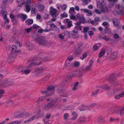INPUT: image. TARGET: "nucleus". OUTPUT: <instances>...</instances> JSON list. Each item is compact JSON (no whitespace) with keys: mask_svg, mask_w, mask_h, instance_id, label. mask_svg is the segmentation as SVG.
Masks as SVG:
<instances>
[{"mask_svg":"<svg viewBox=\"0 0 124 124\" xmlns=\"http://www.w3.org/2000/svg\"><path fill=\"white\" fill-rule=\"evenodd\" d=\"M39 26L36 24H34L32 26V27L34 29H37L38 28Z\"/></svg>","mask_w":124,"mask_h":124,"instance_id":"774afa93","label":"nucleus"},{"mask_svg":"<svg viewBox=\"0 0 124 124\" xmlns=\"http://www.w3.org/2000/svg\"><path fill=\"white\" fill-rule=\"evenodd\" d=\"M106 52V50L104 49H102L100 52L99 56L98 58H100L102 57V56L104 55Z\"/></svg>","mask_w":124,"mask_h":124,"instance_id":"412c9836","label":"nucleus"},{"mask_svg":"<svg viewBox=\"0 0 124 124\" xmlns=\"http://www.w3.org/2000/svg\"><path fill=\"white\" fill-rule=\"evenodd\" d=\"M66 22L67 23V25L68 28H70L72 25V21H70L69 19H66Z\"/></svg>","mask_w":124,"mask_h":124,"instance_id":"393cba45","label":"nucleus"},{"mask_svg":"<svg viewBox=\"0 0 124 124\" xmlns=\"http://www.w3.org/2000/svg\"><path fill=\"white\" fill-rule=\"evenodd\" d=\"M92 67V66L89 65L88 66H87L86 67L85 69L87 70H90Z\"/></svg>","mask_w":124,"mask_h":124,"instance_id":"e2e57ef3","label":"nucleus"},{"mask_svg":"<svg viewBox=\"0 0 124 124\" xmlns=\"http://www.w3.org/2000/svg\"><path fill=\"white\" fill-rule=\"evenodd\" d=\"M25 2H26L24 1L23 2H22L21 1L20 2V4L18 5V6L19 7H21L22 6V5H23L24 4L26 3H25Z\"/></svg>","mask_w":124,"mask_h":124,"instance_id":"864d4df0","label":"nucleus"},{"mask_svg":"<svg viewBox=\"0 0 124 124\" xmlns=\"http://www.w3.org/2000/svg\"><path fill=\"white\" fill-rule=\"evenodd\" d=\"M35 116H32L30 118L28 119V121H31L33 120L35 118Z\"/></svg>","mask_w":124,"mask_h":124,"instance_id":"0e129e2a","label":"nucleus"},{"mask_svg":"<svg viewBox=\"0 0 124 124\" xmlns=\"http://www.w3.org/2000/svg\"><path fill=\"white\" fill-rule=\"evenodd\" d=\"M113 37L115 39H117L119 38L118 35L117 33L113 35Z\"/></svg>","mask_w":124,"mask_h":124,"instance_id":"09e8293b","label":"nucleus"},{"mask_svg":"<svg viewBox=\"0 0 124 124\" xmlns=\"http://www.w3.org/2000/svg\"><path fill=\"white\" fill-rule=\"evenodd\" d=\"M45 8L44 6L42 4H40L39 6V10L40 11H42Z\"/></svg>","mask_w":124,"mask_h":124,"instance_id":"2f4dec72","label":"nucleus"},{"mask_svg":"<svg viewBox=\"0 0 124 124\" xmlns=\"http://www.w3.org/2000/svg\"><path fill=\"white\" fill-rule=\"evenodd\" d=\"M119 120L118 118L116 119H114L112 117H110L109 119V120L111 122L114 121H118Z\"/></svg>","mask_w":124,"mask_h":124,"instance_id":"37998d69","label":"nucleus"},{"mask_svg":"<svg viewBox=\"0 0 124 124\" xmlns=\"http://www.w3.org/2000/svg\"><path fill=\"white\" fill-rule=\"evenodd\" d=\"M81 108H79L80 111H83L85 109L86 107L84 105H82L81 106Z\"/></svg>","mask_w":124,"mask_h":124,"instance_id":"79ce46f5","label":"nucleus"},{"mask_svg":"<svg viewBox=\"0 0 124 124\" xmlns=\"http://www.w3.org/2000/svg\"><path fill=\"white\" fill-rule=\"evenodd\" d=\"M36 9L34 8H31V13L32 14H34L35 13V12L36 11Z\"/></svg>","mask_w":124,"mask_h":124,"instance_id":"69168bd1","label":"nucleus"},{"mask_svg":"<svg viewBox=\"0 0 124 124\" xmlns=\"http://www.w3.org/2000/svg\"><path fill=\"white\" fill-rule=\"evenodd\" d=\"M40 55L39 54L37 56H35L34 57L32 58L31 61L32 62L36 61L38 60V57H40Z\"/></svg>","mask_w":124,"mask_h":124,"instance_id":"7c9ffc66","label":"nucleus"},{"mask_svg":"<svg viewBox=\"0 0 124 124\" xmlns=\"http://www.w3.org/2000/svg\"><path fill=\"white\" fill-rule=\"evenodd\" d=\"M9 47L11 48V54L9 55L8 57L9 60L10 59L15 58L17 56V54H20L21 53L20 50H16L17 47L15 45H13L11 48L9 46L7 47L8 48Z\"/></svg>","mask_w":124,"mask_h":124,"instance_id":"f257e3e1","label":"nucleus"},{"mask_svg":"<svg viewBox=\"0 0 124 124\" xmlns=\"http://www.w3.org/2000/svg\"><path fill=\"white\" fill-rule=\"evenodd\" d=\"M26 5H25L26 8L28 12H29L31 10V6L29 5V4H31V1L26 2Z\"/></svg>","mask_w":124,"mask_h":124,"instance_id":"2eb2a0df","label":"nucleus"},{"mask_svg":"<svg viewBox=\"0 0 124 124\" xmlns=\"http://www.w3.org/2000/svg\"><path fill=\"white\" fill-rule=\"evenodd\" d=\"M101 12L103 13L105 12H108L109 11L108 9V7H105V8L102 7V8H101Z\"/></svg>","mask_w":124,"mask_h":124,"instance_id":"c85d7f7f","label":"nucleus"},{"mask_svg":"<svg viewBox=\"0 0 124 124\" xmlns=\"http://www.w3.org/2000/svg\"><path fill=\"white\" fill-rule=\"evenodd\" d=\"M14 82L11 79H7L5 80V87L12 86L14 85Z\"/></svg>","mask_w":124,"mask_h":124,"instance_id":"0eeeda50","label":"nucleus"},{"mask_svg":"<svg viewBox=\"0 0 124 124\" xmlns=\"http://www.w3.org/2000/svg\"><path fill=\"white\" fill-rule=\"evenodd\" d=\"M26 68L25 67L21 66L18 67L17 68V70L18 72L19 73H21L22 75L23 74L24 69H26Z\"/></svg>","mask_w":124,"mask_h":124,"instance_id":"9d476101","label":"nucleus"},{"mask_svg":"<svg viewBox=\"0 0 124 124\" xmlns=\"http://www.w3.org/2000/svg\"><path fill=\"white\" fill-rule=\"evenodd\" d=\"M78 115L77 113L75 112H73L71 114V116L73 117L71 119L73 120H75L77 117Z\"/></svg>","mask_w":124,"mask_h":124,"instance_id":"6ab92c4d","label":"nucleus"},{"mask_svg":"<svg viewBox=\"0 0 124 124\" xmlns=\"http://www.w3.org/2000/svg\"><path fill=\"white\" fill-rule=\"evenodd\" d=\"M7 12L6 11H4L3 12V16L4 17V18L5 17H7Z\"/></svg>","mask_w":124,"mask_h":124,"instance_id":"3c124183","label":"nucleus"},{"mask_svg":"<svg viewBox=\"0 0 124 124\" xmlns=\"http://www.w3.org/2000/svg\"><path fill=\"white\" fill-rule=\"evenodd\" d=\"M93 49L94 51H96L99 48L98 46L95 45H94L93 47Z\"/></svg>","mask_w":124,"mask_h":124,"instance_id":"de8ad7c7","label":"nucleus"},{"mask_svg":"<svg viewBox=\"0 0 124 124\" xmlns=\"http://www.w3.org/2000/svg\"><path fill=\"white\" fill-rule=\"evenodd\" d=\"M9 2V0H2V6L6 7Z\"/></svg>","mask_w":124,"mask_h":124,"instance_id":"b1692460","label":"nucleus"},{"mask_svg":"<svg viewBox=\"0 0 124 124\" xmlns=\"http://www.w3.org/2000/svg\"><path fill=\"white\" fill-rule=\"evenodd\" d=\"M55 87L54 85H50L47 86V88L44 91H41L42 94H46L48 96H50L53 94L54 92Z\"/></svg>","mask_w":124,"mask_h":124,"instance_id":"7ed1b4c3","label":"nucleus"},{"mask_svg":"<svg viewBox=\"0 0 124 124\" xmlns=\"http://www.w3.org/2000/svg\"><path fill=\"white\" fill-rule=\"evenodd\" d=\"M51 116V115L50 114L48 113L46 114V118H47L49 119L50 118Z\"/></svg>","mask_w":124,"mask_h":124,"instance_id":"5fc2aeb1","label":"nucleus"},{"mask_svg":"<svg viewBox=\"0 0 124 124\" xmlns=\"http://www.w3.org/2000/svg\"><path fill=\"white\" fill-rule=\"evenodd\" d=\"M48 78H43L40 80V83L45 82L48 81Z\"/></svg>","mask_w":124,"mask_h":124,"instance_id":"e433bc0d","label":"nucleus"},{"mask_svg":"<svg viewBox=\"0 0 124 124\" xmlns=\"http://www.w3.org/2000/svg\"><path fill=\"white\" fill-rule=\"evenodd\" d=\"M78 19L79 20V21L82 23H83L85 21V18L83 16H80Z\"/></svg>","mask_w":124,"mask_h":124,"instance_id":"c9c22d12","label":"nucleus"},{"mask_svg":"<svg viewBox=\"0 0 124 124\" xmlns=\"http://www.w3.org/2000/svg\"><path fill=\"white\" fill-rule=\"evenodd\" d=\"M58 101V99H56L52 100L51 101L47 103V104L46 103H44V106L43 109L45 110H47L51 109L54 108L55 105V103Z\"/></svg>","mask_w":124,"mask_h":124,"instance_id":"20e7f679","label":"nucleus"},{"mask_svg":"<svg viewBox=\"0 0 124 124\" xmlns=\"http://www.w3.org/2000/svg\"><path fill=\"white\" fill-rule=\"evenodd\" d=\"M73 59V57L72 56H70L68 57L67 60L69 61H71Z\"/></svg>","mask_w":124,"mask_h":124,"instance_id":"13d9d810","label":"nucleus"},{"mask_svg":"<svg viewBox=\"0 0 124 124\" xmlns=\"http://www.w3.org/2000/svg\"><path fill=\"white\" fill-rule=\"evenodd\" d=\"M33 22V20L32 19H28L25 21V23L26 25H29L32 24Z\"/></svg>","mask_w":124,"mask_h":124,"instance_id":"5701e85b","label":"nucleus"},{"mask_svg":"<svg viewBox=\"0 0 124 124\" xmlns=\"http://www.w3.org/2000/svg\"><path fill=\"white\" fill-rule=\"evenodd\" d=\"M117 55V52L116 51L114 52L110 56V59L111 60H114L116 58Z\"/></svg>","mask_w":124,"mask_h":124,"instance_id":"4468645a","label":"nucleus"},{"mask_svg":"<svg viewBox=\"0 0 124 124\" xmlns=\"http://www.w3.org/2000/svg\"><path fill=\"white\" fill-rule=\"evenodd\" d=\"M101 39H104L106 41H108L111 40V39L109 37H107L106 35H104L103 37H101Z\"/></svg>","mask_w":124,"mask_h":124,"instance_id":"c756f323","label":"nucleus"},{"mask_svg":"<svg viewBox=\"0 0 124 124\" xmlns=\"http://www.w3.org/2000/svg\"><path fill=\"white\" fill-rule=\"evenodd\" d=\"M19 17L21 19H23L22 21H23L27 18V16L24 14H21L19 15Z\"/></svg>","mask_w":124,"mask_h":124,"instance_id":"dca6fc26","label":"nucleus"},{"mask_svg":"<svg viewBox=\"0 0 124 124\" xmlns=\"http://www.w3.org/2000/svg\"><path fill=\"white\" fill-rule=\"evenodd\" d=\"M89 28L88 27H84L83 28V32L84 33H86L89 30Z\"/></svg>","mask_w":124,"mask_h":124,"instance_id":"ea45409f","label":"nucleus"},{"mask_svg":"<svg viewBox=\"0 0 124 124\" xmlns=\"http://www.w3.org/2000/svg\"><path fill=\"white\" fill-rule=\"evenodd\" d=\"M69 114L68 113H66L64 114V120H66Z\"/></svg>","mask_w":124,"mask_h":124,"instance_id":"4d7b16f0","label":"nucleus"},{"mask_svg":"<svg viewBox=\"0 0 124 124\" xmlns=\"http://www.w3.org/2000/svg\"><path fill=\"white\" fill-rule=\"evenodd\" d=\"M78 32L75 30H73L72 32L71 35L74 38H78Z\"/></svg>","mask_w":124,"mask_h":124,"instance_id":"aec40b11","label":"nucleus"},{"mask_svg":"<svg viewBox=\"0 0 124 124\" xmlns=\"http://www.w3.org/2000/svg\"><path fill=\"white\" fill-rule=\"evenodd\" d=\"M26 46L27 48L29 50L32 49L33 47V46L31 43L29 42L26 43Z\"/></svg>","mask_w":124,"mask_h":124,"instance_id":"4be33fe9","label":"nucleus"},{"mask_svg":"<svg viewBox=\"0 0 124 124\" xmlns=\"http://www.w3.org/2000/svg\"><path fill=\"white\" fill-rule=\"evenodd\" d=\"M123 111L122 109H116L114 110L113 113L116 115H120L121 116H123Z\"/></svg>","mask_w":124,"mask_h":124,"instance_id":"1a4fd4ad","label":"nucleus"},{"mask_svg":"<svg viewBox=\"0 0 124 124\" xmlns=\"http://www.w3.org/2000/svg\"><path fill=\"white\" fill-rule=\"evenodd\" d=\"M79 62H78L75 61L74 63V67H78L79 66Z\"/></svg>","mask_w":124,"mask_h":124,"instance_id":"4c0bfd02","label":"nucleus"},{"mask_svg":"<svg viewBox=\"0 0 124 124\" xmlns=\"http://www.w3.org/2000/svg\"><path fill=\"white\" fill-rule=\"evenodd\" d=\"M67 14L65 12H64L63 14H61L60 18L61 19H62L63 18L67 17Z\"/></svg>","mask_w":124,"mask_h":124,"instance_id":"72a5a7b5","label":"nucleus"},{"mask_svg":"<svg viewBox=\"0 0 124 124\" xmlns=\"http://www.w3.org/2000/svg\"><path fill=\"white\" fill-rule=\"evenodd\" d=\"M46 98V97L45 96H43L40 97L37 100V101L39 102H40L42 101L45 100Z\"/></svg>","mask_w":124,"mask_h":124,"instance_id":"cd10ccee","label":"nucleus"},{"mask_svg":"<svg viewBox=\"0 0 124 124\" xmlns=\"http://www.w3.org/2000/svg\"><path fill=\"white\" fill-rule=\"evenodd\" d=\"M50 27L52 28L51 29L53 31L56 30L57 29V27L54 24H51Z\"/></svg>","mask_w":124,"mask_h":124,"instance_id":"473e14b6","label":"nucleus"},{"mask_svg":"<svg viewBox=\"0 0 124 124\" xmlns=\"http://www.w3.org/2000/svg\"><path fill=\"white\" fill-rule=\"evenodd\" d=\"M75 75L72 73V74L68 75L67 76V78H71V77H75Z\"/></svg>","mask_w":124,"mask_h":124,"instance_id":"bf43d9fd","label":"nucleus"},{"mask_svg":"<svg viewBox=\"0 0 124 124\" xmlns=\"http://www.w3.org/2000/svg\"><path fill=\"white\" fill-rule=\"evenodd\" d=\"M118 20L117 18H115L113 20V23L114 25L116 26H117L118 25Z\"/></svg>","mask_w":124,"mask_h":124,"instance_id":"a878e982","label":"nucleus"},{"mask_svg":"<svg viewBox=\"0 0 124 124\" xmlns=\"http://www.w3.org/2000/svg\"><path fill=\"white\" fill-rule=\"evenodd\" d=\"M30 72V71L29 70H28L24 69L23 72V74L24 73L25 74H27L29 73Z\"/></svg>","mask_w":124,"mask_h":124,"instance_id":"49530a36","label":"nucleus"},{"mask_svg":"<svg viewBox=\"0 0 124 124\" xmlns=\"http://www.w3.org/2000/svg\"><path fill=\"white\" fill-rule=\"evenodd\" d=\"M42 62H40L39 63L37 62H33L31 63L30 65L28 66V68L30 69L31 68L32 66H34L35 65H39L42 64Z\"/></svg>","mask_w":124,"mask_h":124,"instance_id":"ddd939ff","label":"nucleus"},{"mask_svg":"<svg viewBox=\"0 0 124 124\" xmlns=\"http://www.w3.org/2000/svg\"><path fill=\"white\" fill-rule=\"evenodd\" d=\"M80 10L81 11H83L85 13H86V12H89V10L87 9H83V8L81 9H80Z\"/></svg>","mask_w":124,"mask_h":124,"instance_id":"603ef678","label":"nucleus"},{"mask_svg":"<svg viewBox=\"0 0 124 124\" xmlns=\"http://www.w3.org/2000/svg\"><path fill=\"white\" fill-rule=\"evenodd\" d=\"M49 16V15L48 14H45L44 17V18L45 19H47L48 18Z\"/></svg>","mask_w":124,"mask_h":124,"instance_id":"052dcab7","label":"nucleus"},{"mask_svg":"<svg viewBox=\"0 0 124 124\" xmlns=\"http://www.w3.org/2000/svg\"><path fill=\"white\" fill-rule=\"evenodd\" d=\"M45 69L43 67H40L36 69L33 72L36 74L42 72Z\"/></svg>","mask_w":124,"mask_h":124,"instance_id":"9b49d317","label":"nucleus"},{"mask_svg":"<svg viewBox=\"0 0 124 124\" xmlns=\"http://www.w3.org/2000/svg\"><path fill=\"white\" fill-rule=\"evenodd\" d=\"M34 40L41 46H45L46 45L47 42L45 37L43 36H39L37 34H36Z\"/></svg>","mask_w":124,"mask_h":124,"instance_id":"f03ea898","label":"nucleus"},{"mask_svg":"<svg viewBox=\"0 0 124 124\" xmlns=\"http://www.w3.org/2000/svg\"><path fill=\"white\" fill-rule=\"evenodd\" d=\"M103 89H105V90H108V89H109L110 88V87H108V86H107V85H104L103 87Z\"/></svg>","mask_w":124,"mask_h":124,"instance_id":"a18cd8bd","label":"nucleus"},{"mask_svg":"<svg viewBox=\"0 0 124 124\" xmlns=\"http://www.w3.org/2000/svg\"><path fill=\"white\" fill-rule=\"evenodd\" d=\"M86 70H84L83 69H81L80 70H79V72L78 73H77V75L76 76V77H80L82 75V73L83 72H84V71H86Z\"/></svg>","mask_w":124,"mask_h":124,"instance_id":"bb28decb","label":"nucleus"},{"mask_svg":"<svg viewBox=\"0 0 124 124\" xmlns=\"http://www.w3.org/2000/svg\"><path fill=\"white\" fill-rule=\"evenodd\" d=\"M104 120L103 118L101 116H99L98 118V122H100L102 121H103Z\"/></svg>","mask_w":124,"mask_h":124,"instance_id":"a19ab883","label":"nucleus"},{"mask_svg":"<svg viewBox=\"0 0 124 124\" xmlns=\"http://www.w3.org/2000/svg\"><path fill=\"white\" fill-rule=\"evenodd\" d=\"M82 46L81 45L74 52V54L78 55L80 54L82 51Z\"/></svg>","mask_w":124,"mask_h":124,"instance_id":"f8f14e48","label":"nucleus"},{"mask_svg":"<svg viewBox=\"0 0 124 124\" xmlns=\"http://www.w3.org/2000/svg\"><path fill=\"white\" fill-rule=\"evenodd\" d=\"M5 87V81H2L0 80V87Z\"/></svg>","mask_w":124,"mask_h":124,"instance_id":"f704fd0d","label":"nucleus"},{"mask_svg":"<svg viewBox=\"0 0 124 124\" xmlns=\"http://www.w3.org/2000/svg\"><path fill=\"white\" fill-rule=\"evenodd\" d=\"M50 8V14L51 15L53 18H54L56 17L57 16L56 15L57 10L53 7H51Z\"/></svg>","mask_w":124,"mask_h":124,"instance_id":"423d86ee","label":"nucleus"},{"mask_svg":"<svg viewBox=\"0 0 124 124\" xmlns=\"http://www.w3.org/2000/svg\"><path fill=\"white\" fill-rule=\"evenodd\" d=\"M86 120V116H82L79 118L78 120V121L81 123L84 122Z\"/></svg>","mask_w":124,"mask_h":124,"instance_id":"f3484780","label":"nucleus"},{"mask_svg":"<svg viewBox=\"0 0 124 124\" xmlns=\"http://www.w3.org/2000/svg\"><path fill=\"white\" fill-rule=\"evenodd\" d=\"M93 62V59H91L89 61V65L92 66Z\"/></svg>","mask_w":124,"mask_h":124,"instance_id":"680f3d73","label":"nucleus"},{"mask_svg":"<svg viewBox=\"0 0 124 124\" xmlns=\"http://www.w3.org/2000/svg\"><path fill=\"white\" fill-rule=\"evenodd\" d=\"M70 17L71 19L74 20L76 19L75 16L73 15L72 14H71V15L70 16Z\"/></svg>","mask_w":124,"mask_h":124,"instance_id":"8fccbe9b","label":"nucleus"},{"mask_svg":"<svg viewBox=\"0 0 124 124\" xmlns=\"http://www.w3.org/2000/svg\"><path fill=\"white\" fill-rule=\"evenodd\" d=\"M109 2H113L110 3L108 4V6L110 8H112L114 5V3L117 2L118 0H108Z\"/></svg>","mask_w":124,"mask_h":124,"instance_id":"a211bd4d","label":"nucleus"},{"mask_svg":"<svg viewBox=\"0 0 124 124\" xmlns=\"http://www.w3.org/2000/svg\"><path fill=\"white\" fill-rule=\"evenodd\" d=\"M109 30V28L108 27V26H106L104 29V33L105 34L107 33Z\"/></svg>","mask_w":124,"mask_h":124,"instance_id":"58836bf2","label":"nucleus"},{"mask_svg":"<svg viewBox=\"0 0 124 124\" xmlns=\"http://www.w3.org/2000/svg\"><path fill=\"white\" fill-rule=\"evenodd\" d=\"M94 12L98 14H100L101 13V12L100 10L98 9H95L94 10Z\"/></svg>","mask_w":124,"mask_h":124,"instance_id":"338daca9","label":"nucleus"},{"mask_svg":"<svg viewBox=\"0 0 124 124\" xmlns=\"http://www.w3.org/2000/svg\"><path fill=\"white\" fill-rule=\"evenodd\" d=\"M75 11L74 8L73 7H71L70 8L69 11V13L71 14H72L71 12H74Z\"/></svg>","mask_w":124,"mask_h":124,"instance_id":"c03bdc74","label":"nucleus"},{"mask_svg":"<svg viewBox=\"0 0 124 124\" xmlns=\"http://www.w3.org/2000/svg\"><path fill=\"white\" fill-rule=\"evenodd\" d=\"M57 91L59 94V95L61 96L67 97L68 96V95L67 94V93L66 91H63L60 88L58 89Z\"/></svg>","mask_w":124,"mask_h":124,"instance_id":"6e6552de","label":"nucleus"},{"mask_svg":"<svg viewBox=\"0 0 124 124\" xmlns=\"http://www.w3.org/2000/svg\"><path fill=\"white\" fill-rule=\"evenodd\" d=\"M123 8L124 7L123 5H120L118 4L117 6V10L116 12L117 14L118 15H123L124 13Z\"/></svg>","mask_w":124,"mask_h":124,"instance_id":"39448f33","label":"nucleus"},{"mask_svg":"<svg viewBox=\"0 0 124 124\" xmlns=\"http://www.w3.org/2000/svg\"><path fill=\"white\" fill-rule=\"evenodd\" d=\"M99 91V89H98L95 92H93L92 93V95H96L98 92Z\"/></svg>","mask_w":124,"mask_h":124,"instance_id":"6e6d98bb","label":"nucleus"}]
</instances>
